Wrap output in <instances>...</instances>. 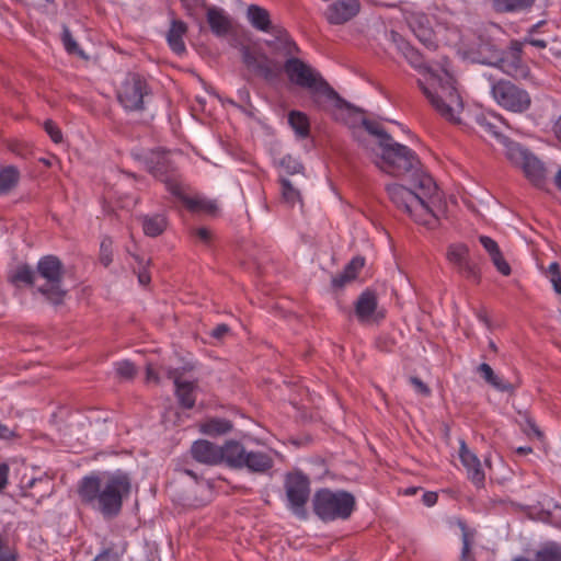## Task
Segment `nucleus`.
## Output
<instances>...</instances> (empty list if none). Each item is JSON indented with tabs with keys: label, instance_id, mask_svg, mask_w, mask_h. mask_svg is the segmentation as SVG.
<instances>
[{
	"label": "nucleus",
	"instance_id": "48",
	"mask_svg": "<svg viewBox=\"0 0 561 561\" xmlns=\"http://www.w3.org/2000/svg\"><path fill=\"white\" fill-rule=\"evenodd\" d=\"M43 126L45 131L48 134V136L55 144H60L62 141L61 129L54 121L46 119Z\"/></svg>",
	"mask_w": 561,
	"mask_h": 561
},
{
	"label": "nucleus",
	"instance_id": "53",
	"mask_svg": "<svg viewBox=\"0 0 561 561\" xmlns=\"http://www.w3.org/2000/svg\"><path fill=\"white\" fill-rule=\"evenodd\" d=\"M164 368L165 367H161L160 371H157L151 364H148L146 368V381L158 385L160 382V374L165 376Z\"/></svg>",
	"mask_w": 561,
	"mask_h": 561
},
{
	"label": "nucleus",
	"instance_id": "22",
	"mask_svg": "<svg viewBox=\"0 0 561 561\" xmlns=\"http://www.w3.org/2000/svg\"><path fill=\"white\" fill-rule=\"evenodd\" d=\"M222 462L231 469H242L247 448L236 439L226 440L221 446Z\"/></svg>",
	"mask_w": 561,
	"mask_h": 561
},
{
	"label": "nucleus",
	"instance_id": "16",
	"mask_svg": "<svg viewBox=\"0 0 561 561\" xmlns=\"http://www.w3.org/2000/svg\"><path fill=\"white\" fill-rule=\"evenodd\" d=\"M459 458L466 468L467 478L477 489L484 488L485 473L478 456L471 451L465 440H460Z\"/></svg>",
	"mask_w": 561,
	"mask_h": 561
},
{
	"label": "nucleus",
	"instance_id": "40",
	"mask_svg": "<svg viewBox=\"0 0 561 561\" xmlns=\"http://www.w3.org/2000/svg\"><path fill=\"white\" fill-rule=\"evenodd\" d=\"M113 240L110 237H104L100 244V262L107 267L113 262L112 252Z\"/></svg>",
	"mask_w": 561,
	"mask_h": 561
},
{
	"label": "nucleus",
	"instance_id": "11",
	"mask_svg": "<svg viewBox=\"0 0 561 561\" xmlns=\"http://www.w3.org/2000/svg\"><path fill=\"white\" fill-rule=\"evenodd\" d=\"M522 53L523 44L513 41L497 59L495 66L515 80H528L531 78V73L528 65L522 58Z\"/></svg>",
	"mask_w": 561,
	"mask_h": 561
},
{
	"label": "nucleus",
	"instance_id": "47",
	"mask_svg": "<svg viewBox=\"0 0 561 561\" xmlns=\"http://www.w3.org/2000/svg\"><path fill=\"white\" fill-rule=\"evenodd\" d=\"M548 273L554 291L561 295V272L559 263L552 262L548 267Z\"/></svg>",
	"mask_w": 561,
	"mask_h": 561
},
{
	"label": "nucleus",
	"instance_id": "63",
	"mask_svg": "<svg viewBox=\"0 0 561 561\" xmlns=\"http://www.w3.org/2000/svg\"><path fill=\"white\" fill-rule=\"evenodd\" d=\"M526 43H528L531 46H535L539 49L547 47V42L545 39L536 38L534 36H529L528 38H526Z\"/></svg>",
	"mask_w": 561,
	"mask_h": 561
},
{
	"label": "nucleus",
	"instance_id": "3",
	"mask_svg": "<svg viewBox=\"0 0 561 561\" xmlns=\"http://www.w3.org/2000/svg\"><path fill=\"white\" fill-rule=\"evenodd\" d=\"M411 188L401 184L387 186V193L393 205L408 214L416 224L435 229L438 217L432 208L437 197V185L430 174H419L410 179Z\"/></svg>",
	"mask_w": 561,
	"mask_h": 561
},
{
	"label": "nucleus",
	"instance_id": "58",
	"mask_svg": "<svg viewBox=\"0 0 561 561\" xmlns=\"http://www.w3.org/2000/svg\"><path fill=\"white\" fill-rule=\"evenodd\" d=\"M9 471L10 468L7 463H0V492H2L8 484Z\"/></svg>",
	"mask_w": 561,
	"mask_h": 561
},
{
	"label": "nucleus",
	"instance_id": "57",
	"mask_svg": "<svg viewBox=\"0 0 561 561\" xmlns=\"http://www.w3.org/2000/svg\"><path fill=\"white\" fill-rule=\"evenodd\" d=\"M479 241L489 254H492L500 248L497 242L488 236H481Z\"/></svg>",
	"mask_w": 561,
	"mask_h": 561
},
{
	"label": "nucleus",
	"instance_id": "14",
	"mask_svg": "<svg viewBox=\"0 0 561 561\" xmlns=\"http://www.w3.org/2000/svg\"><path fill=\"white\" fill-rule=\"evenodd\" d=\"M137 158L156 179L161 182H169L173 167L165 151L158 148L139 153Z\"/></svg>",
	"mask_w": 561,
	"mask_h": 561
},
{
	"label": "nucleus",
	"instance_id": "18",
	"mask_svg": "<svg viewBox=\"0 0 561 561\" xmlns=\"http://www.w3.org/2000/svg\"><path fill=\"white\" fill-rule=\"evenodd\" d=\"M268 34L272 39L265 42L266 46L273 51L278 53L285 57L291 58L299 54L300 49L296 42L291 38L289 33L282 25L275 26Z\"/></svg>",
	"mask_w": 561,
	"mask_h": 561
},
{
	"label": "nucleus",
	"instance_id": "29",
	"mask_svg": "<svg viewBox=\"0 0 561 561\" xmlns=\"http://www.w3.org/2000/svg\"><path fill=\"white\" fill-rule=\"evenodd\" d=\"M288 123L300 138H307L310 134V122L308 116L300 111H291L288 114Z\"/></svg>",
	"mask_w": 561,
	"mask_h": 561
},
{
	"label": "nucleus",
	"instance_id": "38",
	"mask_svg": "<svg viewBox=\"0 0 561 561\" xmlns=\"http://www.w3.org/2000/svg\"><path fill=\"white\" fill-rule=\"evenodd\" d=\"M362 124L370 135L378 138V145L380 148L382 146H387L388 141H391V135L388 134L378 123L369 119H363Z\"/></svg>",
	"mask_w": 561,
	"mask_h": 561
},
{
	"label": "nucleus",
	"instance_id": "32",
	"mask_svg": "<svg viewBox=\"0 0 561 561\" xmlns=\"http://www.w3.org/2000/svg\"><path fill=\"white\" fill-rule=\"evenodd\" d=\"M535 561H561V543L547 542L536 551Z\"/></svg>",
	"mask_w": 561,
	"mask_h": 561
},
{
	"label": "nucleus",
	"instance_id": "37",
	"mask_svg": "<svg viewBox=\"0 0 561 561\" xmlns=\"http://www.w3.org/2000/svg\"><path fill=\"white\" fill-rule=\"evenodd\" d=\"M457 272L465 278L478 283L480 280V274L478 267L469 261V256H465L462 260L454 264Z\"/></svg>",
	"mask_w": 561,
	"mask_h": 561
},
{
	"label": "nucleus",
	"instance_id": "61",
	"mask_svg": "<svg viewBox=\"0 0 561 561\" xmlns=\"http://www.w3.org/2000/svg\"><path fill=\"white\" fill-rule=\"evenodd\" d=\"M229 327L225 323H221V324H218L214 328L213 332H211V336L215 337V339H222L228 332H229Z\"/></svg>",
	"mask_w": 561,
	"mask_h": 561
},
{
	"label": "nucleus",
	"instance_id": "39",
	"mask_svg": "<svg viewBox=\"0 0 561 561\" xmlns=\"http://www.w3.org/2000/svg\"><path fill=\"white\" fill-rule=\"evenodd\" d=\"M278 165L285 171L288 175H294L298 173H302L305 168L304 164L295 157L290 154L284 156L279 162Z\"/></svg>",
	"mask_w": 561,
	"mask_h": 561
},
{
	"label": "nucleus",
	"instance_id": "20",
	"mask_svg": "<svg viewBox=\"0 0 561 561\" xmlns=\"http://www.w3.org/2000/svg\"><path fill=\"white\" fill-rule=\"evenodd\" d=\"M358 10V0H337L329 7L328 20L331 24H342L355 16Z\"/></svg>",
	"mask_w": 561,
	"mask_h": 561
},
{
	"label": "nucleus",
	"instance_id": "8",
	"mask_svg": "<svg viewBox=\"0 0 561 561\" xmlns=\"http://www.w3.org/2000/svg\"><path fill=\"white\" fill-rule=\"evenodd\" d=\"M490 92L494 102L507 112L523 114L531 107L529 92L510 80L492 81Z\"/></svg>",
	"mask_w": 561,
	"mask_h": 561
},
{
	"label": "nucleus",
	"instance_id": "9",
	"mask_svg": "<svg viewBox=\"0 0 561 561\" xmlns=\"http://www.w3.org/2000/svg\"><path fill=\"white\" fill-rule=\"evenodd\" d=\"M507 158L519 167L525 176L537 187L546 184V169L543 163L530 151L516 142H510L506 151Z\"/></svg>",
	"mask_w": 561,
	"mask_h": 561
},
{
	"label": "nucleus",
	"instance_id": "60",
	"mask_svg": "<svg viewBox=\"0 0 561 561\" xmlns=\"http://www.w3.org/2000/svg\"><path fill=\"white\" fill-rule=\"evenodd\" d=\"M195 236L204 243H209L211 240V232L207 228H197L195 230Z\"/></svg>",
	"mask_w": 561,
	"mask_h": 561
},
{
	"label": "nucleus",
	"instance_id": "42",
	"mask_svg": "<svg viewBox=\"0 0 561 561\" xmlns=\"http://www.w3.org/2000/svg\"><path fill=\"white\" fill-rule=\"evenodd\" d=\"M468 255L469 250L465 244H451L447 251V259L453 265Z\"/></svg>",
	"mask_w": 561,
	"mask_h": 561
},
{
	"label": "nucleus",
	"instance_id": "6",
	"mask_svg": "<svg viewBox=\"0 0 561 561\" xmlns=\"http://www.w3.org/2000/svg\"><path fill=\"white\" fill-rule=\"evenodd\" d=\"M313 513L324 523L348 519L356 508L355 496L347 491L318 490L312 499Z\"/></svg>",
	"mask_w": 561,
	"mask_h": 561
},
{
	"label": "nucleus",
	"instance_id": "30",
	"mask_svg": "<svg viewBox=\"0 0 561 561\" xmlns=\"http://www.w3.org/2000/svg\"><path fill=\"white\" fill-rule=\"evenodd\" d=\"M167 228V219L162 215L146 216L142 219V229L148 237H158Z\"/></svg>",
	"mask_w": 561,
	"mask_h": 561
},
{
	"label": "nucleus",
	"instance_id": "24",
	"mask_svg": "<svg viewBox=\"0 0 561 561\" xmlns=\"http://www.w3.org/2000/svg\"><path fill=\"white\" fill-rule=\"evenodd\" d=\"M187 32V25L181 20L173 19L170 24V28L167 33V42L169 47L176 55L185 53L186 47L183 41L184 35Z\"/></svg>",
	"mask_w": 561,
	"mask_h": 561
},
{
	"label": "nucleus",
	"instance_id": "31",
	"mask_svg": "<svg viewBox=\"0 0 561 561\" xmlns=\"http://www.w3.org/2000/svg\"><path fill=\"white\" fill-rule=\"evenodd\" d=\"M36 272L27 264L19 265L10 275L9 282L14 286L20 284L34 285Z\"/></svg>",
	"mask_w": 561,
	"mask_h": 561
},
{
	"label": "nucleus",
	"instance_id": "33",
	"mask_svg": "<svg viewBox=\"0 0 561 561\" xmlns=\"http://www.w3.org/2000/svg\"><path fill=\"white\" fill-rule=\"evenodd\" d=\"M19 171L14 167L0 170V195L9 193L19 182Z\"/></svg>",
	"mask_w": 561,
	"mask_h": 561
},
{
	"label": "nucleus",
	"instance_id": "4",
	"mask_svg": "<svg viewBox=\"0 0 561 561\" xmlns=\"http://www.w3.org/2000/svg\"><path fill=\"white\" fill-rule=\"evenodd\" d=\"M284 71L293 84L308 91L312 101L319 107L342 108L346 105V102L322 75L304 60L297 57L287 58L284 64Z\"/></svg>",
	"mask_w": 561,
	"mask_h": 561
},
{
	"label": "nucleus",
	"instance_id": "50",
	"mask_svg": "<svg viewBox=\"0 0 561 561\" xmlns=\"http://www.w3.org/2000/svg\"><path fill=\"white\" fill-rule=\"evenodd\" d=\"M460 561H476L474 557L471 554V542L467 533L462 535Z\"/></svg>",
	"mask_w": 561,
	"mask_h": 561
},
{
	"label": "nucleus",
	"instance_id": "44",
	"mask_svg": "<svg viewBox=\"0 0 561 561\" xmlns=\"http://www.w3.org/2000/svg\"><path fill=\"white\" fill-rule=\"evenodd\" d=\"M115 370L117 375L125 380L133 379L137 373L135 365L128 360L117 363Z\"/></svg>",
	"mask_w": 561,
	"mask_h": 561
},
{
	"label": "nucleus",
	"instance_id": "5",
	"mask_svg": "<svg viewBox=\"0 0 561 561\" xmlns=\"http://www.w3.org/2000/svg\"><path fill=\"white\" fill-rule=\"evenodd\" d=\"M380 149L381 156L377 165L381 171L393 176L409 175L410 179L419 178V174H427L422 170L416 153L409 147L394 141L393 138Z\"/></svg>",
	"mask_w": 561,
	"mask_h": 561
},
{
	"label": "nucleus",
	"instance_id": "26",
	"mask_svg": "<svg viewBox=\"0 0 561 561\" xmlns=\"http://www.w3.org/2000/svg\"><path fill=\"white\" fill-rule=\"evenodd\" d=\"M478 373L486 383L497 391L512 393L516 389L512 382L496 375L492 367L486 363H482L478 366Z\"/></svg>",
	"mask_w": 561,
	"mask_h": 561
},
{
	"label": "nucleus",
	"instance_id": "51",
	"mask_svg": "<svg viewBox=\"0 0 561 561\" xmlns=\"http://www.w3.org/2000/svg\"><path fill=\"white\" fill-rule=\"evenodd\" d=\"M92 561H121V556L112 548H106L96 554Z\"/></svg>",
	"mask_w": 561,
	"mask_h": 561
},
{
	"label": "nucleus",
	"instance_id": "15",
	"mask_svg": "<svg viewBox=\"0 0 561 561\" xmlns=\"http://www.w3.org/2000/svg\"><path fill=\"white\" fill-rule=\"evenodd\" d=\"M185 368H164L165 377L173 380L175 386V396L179 403L184 409H192L195 405L194 390L196 388L195 382L182 381L183 370Z\"/></svg>",
	"mask_w": 561,
	"mask_h": 561
},
{
	"label": "nucleus",
	"instance_id": "2",
	"mask_svg": "<svg viewBox=\"0 0 561 561\" xmlns=\"http://www.w3.org/2000/svg\"><path fill=\"white\" fill-rule=\"evenodd\" d=\"M130 491V478L121 470L85 476L78 485L81 502L105 518L119 515L123 502L129 496Z\"/></svg>",
	"mask_w": 561,
	"mask_h": 561
},
{
	"label": "nucleus",
	"instance_id": "41",
	"mask_svg": "<svg viewBox=\"0 0 561 561\" xmlns=\"http://www.w3.org/2000/svg\"><path fill=\"white\" fill-rule=\"evenodd\" d=\"M133 257L136 260V262L138 264L137 276H138L139 284L142 286L148 285L151 282L150 273L147 271L149 260L146 261L145 259L140 257L137 254H133Z\"/></svg>",
	"mask_w": 561,
	"mask_h": 561
},
{
	"label": "nucleus",
	"instance_id": "17",
	"mask_svg": "<svg viewBox=\"0 0 561 561\" xmlns=\"http://www.w3.org/2000/svg\"><path fill=\"white\" fill-rule=\"evenodd\" d=\"M480 131L484 136H489L506 147L511 142L507 137L502 134L501 127L505 125V119L502 115L490 112L480 113L474 117Z\"/></svg>",
	"mask_w": 561,
	"mask_h": 561
},
{
	"label": "nucleus",
	"instance_id": "64",
	"mask_svg": "<svg viewBox=\"0 0 561 561\" xmlns=\"http://www.w3.org/2000/svg\"><path fill=\"white\" fill-rule=\"evenodd\" d=\"M423 502L427 506H433L437 502V494L435 492H425L423 494Z\"/></svg>",
	"mask_w": 561,
	"mask_h": 561
},
{
	"label": "nucleus",
	"instance_id": "1",
	"mask_svg": "<svg viewBox=\"0 0 561 561\" xmlns=\"http://www.w3.org/2000/svg\"><path fill=\"white\" fill-rule=\"evenodd\" d=\"M397 47L410 66L424 77L417 80V85L431 105L445 119L459 123L458 115L463 108V103L453 76L446 70H443L442 75L434 72L426 65L422 54L409 43L400 41Z\"/></svg>",
	"mask_w": 561,
	"mask_h": 561
},
{
	"label": "nucleus",
	"instance_id": "45",
	"mask_svg": "<svg viewBox=\"0 0 561 561\" xmlns=\"http://www.w3.org/2000/svg\"><path fill=\"white\" fill-rule=\"evenodd\" d=\"M61 41H62L65 49L69 54H76L79 51V45L72 37V34L66 24L62 25Z\"/></svg>",
	"mask_w": 561,
	"mask_h": 561
},
{
	"label": "nucleus",
	"instance_id": "56",
	"mask_svg": "<svg viewBox=\"0 0 561 561\" xmlns=\"http://www.w3.org/2000/svg\"><path fill=\"white\" fill-rule=\"evenodd\" d=\"M410 382L414 387L416 392L425 397L431 394V389L428 388V386L425 382H423L419 377H411Z\"/></svg>",
	"mask_w": 561,
	"mask_h": 561
},
{
	"label": "nucleus",
	"instance_id": "62",
	"mask_svg": "<svg viewBox=\"0 0 561 561\" xmlns=\"http://www.w3.org/2000/svg\"><path fill=\"white\" fill-rule=\"evenodd\" d=\"M255 69L265 78H270L272 76V69L265 61H260Z\"/></svg>",
	"mask_w": 561,
	"mask_h": 561
},
{
	"label": "nucleus",
	"instance_id": "46",
	"mask_svg": "<svg viewBox=\"0 0 561 561\" xmlns=\"http://www.w3.org/2000/svg\"><path fill=\"white\" fill-rule=\"evenodd\" d=\"M365 265V259L362 256H355L353 257L343 268V271L352 277V279H356L358 273L362 271V268Z\"/></svg>",
	"mask_w": 561,
	"mask_h": 561
},
{
	"label": "nucleus",
	"instance_id": "36",
	"mask_svg": "<svg viewBox=\"0 0 561 561\" xmlns=\"http://www.w3.org/2000/svg\"><path fill=\"white\" fill-rule=\"evenodd\" d=\"M457 272L465 278L478 283L480 280V274L478 267L469 261V256H465L462 260L454 264Z\"/></svg>",
	"mask_w": 561,
	"mask_h": 561
},
{
	"label": "nucleus",
	"instance_id": "59",
	"mask_svg": "<svg viewBox=\"0 0 561 561\" xmlns=\"http://www.w3.org/2000/svg\"><path fill=\"white\" fill-rule=\"evenodd\" d=\"M0 561H18V552L15 549L7 548L0 551Z\"/></svg>",
	"mask_w": 561,
	"mask_h": 561
},
{
	"label": "nucleus",
	"instance_id": "12",
	"mask_svg": "<svg viewBox=\"0 0 561 561\" xmlns=\"http://www.w3.org/2000/svg\"><path fill=\"white\" fill-rule=\"evenodd\" d=\"M284 488L288 506L295 513L302 511L310 496L309 478L300 471L289 472L285 477Z\"/></svg>",
	"mask_w": 561,
	"mask_h": 561
},
{
	"label": "nucleus",
	"instance_id": "54",
	"mask_svg": "<svg viewBox=\"0 0 561 561\" xmlns=\"http://www.w3.org/2000/svg\"><path fill=\"white\" fill-rule=\"evenodd\" d=\"M496 270L504 276H508L512 272L510 264L501 253L495 260L492 261Z\"/></svg>",
	"mask_w": 561,
	"mask_h": 561
},
{
	"label": "nucleus",
	"instance_id": "35",
	"mask_svg": "<svg viewBox=\"0 0 561 561\" xmlns=\"http://www.w3.org/2000/svg\"><path fill=\"white\" fill-rule=\"evenodd\" d=\"M183 202L185 206L192 211H205L213 214L217 210L216 203L205 198H193L184 196Z\"/></svg>",
	"mask_w": 561,
	"mask_h": 561
},
{
	"label": "nucleus",
	"instance_id": "28",
	"mask_svg": "<svg viewBox=\"0 0 561 561\" xmlns=\"http://www.w3.org/2000/svg\"><path fill=\"white\" fill-rule=\"evenodd\" d=\"M536 0H493V8L499 13H514L530 9Z\"/></svg>",
	"mask_w": 561,
	"mask_h": 561
},
{
	"label": "nucleus",
	"instance_id": "55",
	"mask_svg": "<svg viewBox=\"0 0 561 561\" xmlns=\"http://www.w3.org/2000/svg\"><path fill=\"white\" fill-rule=\"evenodd\" d=\"M242 60L248 67L252 68H255L260 62L255 54L252 53L249 47L242 48Z\"/></svg>",
	"mask_w": 561,
	"mask_h": 561
},
{
	"label": "nucleus",
	"instance_id": "23",
	"mask_svg": "<svg viewBox=\"0 0 561 561\" xmlns=\"http://www.w3.org/2000/svg\"><path fill=\"white\" fill-rule=\"evenodd\" d=\"M247 19L253 28L270 33L276 25L272 23L270 12L257 4H250L247 9Z\"/></svg>",
	"mask_w": 561,
	"mask_h": 561
},
{
	"label": "nucleus",
	"instance_id": "43",
	"mask_svg": "<svg viewBox=\"0 0 561 561\" xmlns=\"http://www.w3.org/2000/svg\"><path fill=\"white\" fill-rule=\"evenodd\" d=\"M375 346L380 352L389 353L393 351L396 346V340L388 333H381L376 337Z\"/></svg>",
	"mask_w": 561,
	"mask_h": 561
},
{
	"label": "nucleus",
	"instance_id": "52",
	"mask_svg": "<svg viewBox=\"0 0 561 561\" xmlns=\"http://www.w3.org/2000/svg\"><path fill=\"white\" fill-rule=\"evenodd\" d=\"M351 282H353L352 277H350V275L342 271L341 273L332 277L331 284L333 288L342 289L343 287H345V285L350 284Z\"/></svg>",
	"mask_w": 561,
	"mask_h": 561
},
{
	"label": "nucleus",
	"instance_id": "25",
	"mask_svg": "<svg viewBox=\"0 0 561 561\" xmlns=\"http://www.w3.org/2000/svg\"><path fill=\"white\" fill-rule=\"evenodd\" d=\"M207 23L211 32L218 37L227 36L232 30V23L221 9L209 8L207 10Z\"/></svg>",
	"mask_w": 561,
	"mask_h": 561
},
{
	"label": "nucleus",
	"instance_id": "19",
	"mask_svg": "<svg viewBox=\"0 0 561 561\" xmlns=\"http://www.w3.org/2000/svg\"><path fill=\"white\" fill-rule=\"evenodd\" d=\"M191 454L196 461L204 465L216 466L222 463L221 446L206 439L194 442Z\"/></svg>",
	"mask_w": 561,
	"mask_h": 561
},
{
	"label": "nucleus",
	"instance_id": "27",
	"mask_svg": "<svg viewBox=\"0 0 561 561\" xmlns=\"http://www.w3.org/2000/svg\"><path fill=\"white\" fill-rule=\"evenodd\" d=\"M233 425L231 421L221 417H209L199 424V432L207 436H220L229 433Z\"/></svg>",
	"mask_w": 561,
	"mask_h": 561
},
{
	"label": "nucleus",
	"instance_id": "49",
	"mask_svg": "<svg viewBox=\"0 0 561 561\" xmlns=\"http://www.w3.org/2000/svg\"><path fill=\"white\" fill-rule=\"evenodd\" d=\"M545 520L554 527H561V505H554L547 511Z\"/></svg>",
	"mask_w": 561,
	"mask_h": 561
},
{
	"label": "nucleus",
	"instance_id": "21",
	"mask_svg": "<svg viewBox=\"0 0 561 561\" xmlns=\"http://www.w3.org/2000/svg\"><path fill=\"white\" fill-rule=\"evenodd\" d=\"M274 466L273 457L263 450H247L242 469L252 473H265Z\"/></svg>",
	"mask_w": 561,
	"mask_h": 561
},
{
	"label": "nucleus",
	"instance_id": "10",
	"mask_svg": "<svg viewBox=\"0 0 561 561\" xmlns=\"http://www.w3.org/2000/svg\"><path fill=\"white\" fill-rule=\"evenodd\" d=\"M149 93V85L140 75L128 73L117 91V99L126 111H142L144 99Z\"/></svg>",
	"mask_w": 561,
	"mask_h": 561
},
{
	"label": "nucleus",
	"instance_id": "13",
	"mask_svg": "<svg viewBox=\"0 0 561 561\" xmlns=\"http://www.w3.org/2000/svg\"><path fill=\"white\" fill-rule=\"evenodd\" d=\"M354 312L359 323L380 322L386 312L378 308L377 293L370 288L365 289L354 302Z\"/></svg>",
	"mask_w": 561,
	"mask_h": 561
},
{
	"label": "nucleus",
	"instance_id": "7",
	"mask_svg": "<svg viewBox=\"0 0 561 561\" xmlns=\"http://www.w3.org/2000/svg\"><path fill=\"white\" fill-rule=\"evenodd\" d=\"M36 273L46 280L37 287L41 293L53 305H61L67 291L61 288L64 265L55 255L43 256L36 267Z\"/></svg>",
	"mask_w": 561,
	"mask_h": 561
},
{
	"label": "nucleus",
	"instance_id": "34",
	"mask_svg": "<svg viewBox=\"0 0 561 561\" xmlns=\"http://www.w3.org/2000/svg\"><path fill=\"white\" fill-rule=\"evenodd\" d=\"M280 193L284 202L294 206L296 203L301 202L300 192L294 187L293 183L285 176H279Z\"/></svg>",
	"mask_w": 561,
	"mask_h": 561
}]
</instances>
